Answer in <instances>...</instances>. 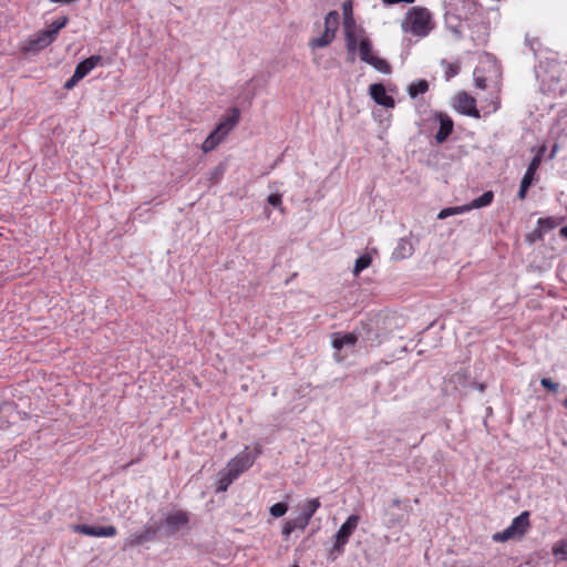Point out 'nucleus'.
I'll list each match as a JSON object with an SVG mask.
<instances>
[{
	"mask_svg": "<svg viewBox=\"0 0 567 567\" xmlns=\"http://www.w3.org/2000/svg\"><path fill=\"white\" fill-rule=\"evenodd\" d=\"M260 454L261 446L260 444H256L254 452H250L249 447L246 446L243 452L229 460L225 470L220 471L218 474L216 492H226L234 481L252 466Z\"/></svg>",
	"mask_w": 567,
	"mask_h": 567,
	"instance_id": "1",
	"label": "nucleus"
},
{
	"mask_svg": "<svg viewBox=\"0 0 567 567\" xmlns=\"http://www.w3.org/2000/svg\"><path fill=\"white\" fill-rule=\"evenodd\" d=\"M403 32L417 38H425L434 28L431 12L426 8H410L401 23Z\"/></svg>",
	"mask_w": 567,
	"mask_h": 567,
	"instance_id": "2",
	"label": "nucleus"
},
{
	"mask_svg": "<svg viewBox=\"0 0 567 567\" xmlns=\"http://www.w3.org/2000/svg\"><path fill=\"white\" fill-rule=\"evenodd\" d=\"M240 112L238 109H233L230 115L223 120L216 128L206 137L202 144V151L209 153L215 150L224 138L229 134L230 131L238 124Z\"/></svg>",
	"mask_w": 567,
	"mask_h": 567,
	"instance_id": "3",
	"label": "nucleus"
},
{
	"mask_svg": "<svg viewBox=\"0 0 567 567\" xmlns=\"http://www.w3.org/2000/svg\"><path fill=\"white\" fill-rule=\"evenodd\" d=\"M340 16L337 11H330L324 18V31L321 35L312 38L309 41L311 49H319L328 47L336 38V33L339 29Z\"/></svg>",
	"mask_w": 567,
	"mask_h": 567,
	"instance_id": "4",
	"label": "nucleus"
},
{
	"mask_svg": "<svg viewBox=\"0 0 567 567\" xmlns=\"http://www.w3.org/2000/svg\"><path fill=\"white\" fill-rule=\"evenodd\" d=\"M529 527V514L528 512H523L518 516H516L511 525L506 527L501 533H496L493 536L495 542H506L514 538L522 537Z\"/></svg>",
	"mask_w": 567,
	"mask_h": 567,
	"instance_id": "5",
	"label": "nucleus"
},
{
	"mask_svg": "<svg viewBox=\"0 0 567 567\" xmlns=\"http://www.w3.org/2000/svg\"><path fill=\"white\" fill-rule=\"evenodd\" d=\"M360 517L355 514L350 515L347 520L340 526L334 535V545L331 549V554L341 555L344 551V547L348 544L351 535L357 529Z\"/></svg>",
	"mask_w": 567,
	"mask_h": 567,
	"instance_id": "6",
	"label": "nucleus"
},
{
	"mask_svg": "<svg viewBox=\"0 0 567 567\" xmlns=\"http://www.w3.org/2000/svg\"><path fill=\"white\" fill-rule=\"evenodd\" d=\"M372 42L368 38L362 40V43L358 47L360 59L373 66L377 71L381 73H390L391 68L390 64L384 60L379 58L372 50Z\"/></svg>",
	"mask_w": 567,
	"mask_h": 567,
	"instance_id": "7",
	"label": "nucleus"
},
{
	"mask_svg": "<svg viewBox=\"0 0 567 567\" xmlns=\"http://www.w3.org/2000/svg\"><path fill=\"white\" fill-rule=\"evenodd\" d=\"M188 522L189 517L187 512L178 509L167 514L157 528H163L164 535L169 537L175 535L181 528L185 527Z\"/></svg>",
	"mask_w": 567,
	"mask_h": 567,
	"instance_id": "8",
	"label": "nucleus"
},
{
	"mask_svg": "<svg viewBox=\"0 0 567 567\" xmlns=\"http://www.w3.org/2000/svg\"><path fill=\"white\" fill-rule=\"evenodd\" d=\"M56 38L51 31L42 30L29 37L21 48L23 53H35L48 48Z\"/></svg>",
	"mask_w": 567,
	"mask_h": 567,
	"instance_id": "9",
	"label": "nucleus"
},
{
	"mask_svg": "<svg viewBox=\"0 0 567 567\" xmlns=\"http://www.w3.org/2000/svg\"><path fill=\"white\" fill-rule=\"evenodd\" d=\"M344 35L346 45L349 53H354L358 47L362 43V40L369 38L365 31L362 28L357 27L352 20L344 21Z\"/></svg>",
	"mask_w": 567,
	"mask_h": 567,
	"instance_id": "10",
	"label": "nucleus"
},
{
	"mask_svg": "<svg viewBox=\"0 0 567 567\" xmlns=\"http://www.w3.org/2000/svg\"><path fill=\"white\" fill-rule=\"evenodd\" d=\"M158 528L146 525L142 530L131 534L124 539L123 549L134 548L156 538Z\"/></svg>",
	"mask_w": 567,
	"mask_h": 567,
	"instance_id": "11",
	"label": "nucleus"
},
{
	"mask_svg": "<svg viewBox=\"0 0 567 567\" xmlns=\"http://www.w3.org/2000/svg\"><path fill=\"white\" fill-rule=\"evenodd\" d=\"M455 109L467 116L480 118V111L476 109V101L466 92H460L455 96Z\"/></svg>",
	"mask_w": 567,
	"mask_h": 567,
	"instance_id": "12",
	"label": "nucleus"
},
{
	"mask_svg": "<svg viewBox=\"0 0 567 567\" xmlns=\"http://www.w3.org/2000/svg\"><path fill=\"white\" fill-rule=\"evenodd\" d=\"M72 529L85 536L92 537H114L117 533L116 528L112 525L95 527L91 525H74Z\"/></svg>",
	"mask_w": 567,
	"mask_h": 567,
	"instance_id": "13",
	"label": "nucleus"
},
{
	"mask_svg": "<svg viewBox=\"0 0 567 567\" xmlns=\"http://www.w3.org/2000/svg\"><path fill=\"white\" fill-rule=\"evenodd\" d=\"M369 92L373 101L384 107L393 109L395 105L394 99L386 94L385 87L381 83L371 84Z\"/></svg>",
	"mask_w": 567,
	"mask_h": 567,
	"instance_id": "14",
	"label": "nucleus"
},
{
	"mask_svg": "<svg viewBox=\"0 0 567 567\" xmlns=\"http://www.w3.org/2000/svg\"><path fill=\"white\" fill-rule=\"evenodd\" d=\"M358 341V336L354 332H334L331 336L332 347L336 351H341L346 347H353Z\"/></svg>",
	"mask_w": 567,
	"mask_h": 567,
	"instance_id": "15",
	"label": "nucleus"
},
{
	"mask_svg": "<svg viewBox=\"0 0 567 567\" xmlns=\"http://www.w3.org/2000/svg\"><path fill=\"white\" fill-rule=\"evenodd\" d=\"M440 127L439 131L435 134V141L436 143L441 144L447 140V137L451 135L453 131L454 123L452 118L446 114H439L436 116Z\"/></svg>",
	"mask_w": 567,
	"mask_h": 567,
	"instance_id": "16",
	"label": "nucleus"
},
{
	"mask_svg": "<svg viewBox=\"0 0 567 567\" xmlns=\"http://www.w3.org/2000/svg\"><path fill=\"white\" fill-rule=\"evenodd\" d=\"M414 252V245L410 238L399 239L393 252L392 258L395 260H403L410 258Z\"/></svg>",
	"mask_w": 567,
	"mask_h": 567,
	"instance_id": "17",
	"label": "nucleus"
},
{
	"mask_svg": "<svg viewBox=\"0 0 567 567\" xmlns=\"http://www.w3.org/2000/svg\"><path fill=\"white\" fill-rule=\"evenodd\" d=\"M100 55H91L90 58L81 61L74 70L75 76L82 80L100 63Z\"/></svg>",
	"mask_w": 567,
	"mask_h": 567,
	"instance_id": "18",
	"label": "nucleus"
},
{
	"mask_svg": "<svg viewBox=\"0 0 567 567\" xmlns=\"http://www.w3.org/2000/svg\"><path fill=\"white\" fill-rule=\"evenodd\" d=\"M544 151H545V148L542 147L538 151V153L532 158V161L522 178V182H525V183L527 182L528 184H533V182L535 179L536 172L540 166Z\"/></svg>",
	"mask_w": 567,
	"mask_h": 567,
	"instance_id": "19",
	"label": "nucleus"
},
{
	"mask_svg": "<svg viewBox=\"0 0 567 567\" xmlns=\"http://www.w3.org/2000/svg\"><path fill=\"white\" fill-rule=\"evenodd\" d=\"M321 506L319 498H311L306 502V504L302 507L301 516L307 518L309 522L311 517L315 515V513L319 509Z\"/></svg>",
	"mask_w": 567,
	"mask_h": 567,
	"instance_id": "20",
	"label": "nucleus"
},
{
	"mask_svg": "<svg viewBox=\"0 0 567 567\" xmlns=\"http://www.w3.org/2000/svg\"><path fill=\"white\" fill-rule=\"evenodd\" d=\"M494 199V193L492 190H487L483 193L480 197L473 199L470 205L472 209L486 207L492 204Z\"/></svg>",
	"mask_w": 567,
	"mask_h": 567,
	"instance_id": "21",
	"label": "nucleus"
},
{
	"mask_svg": "<svg viewBox=\"0 0 567 567\" xmlns=\"http://www.w3.org/2000/svg\"><path fill=\"white\" fill-rule=\"evenodd\" d=\"M372 264V256L370 252H365L357 258L353 267V275L358 276L361 271L370 267Z\"/></svg>",
	"mask_w": 567,
	"mask_h": 567,
	"instance_id": "22",
	"label": "nucleus"
},
{
	"mask_svg": "<svg viewBox=\"0 0 567 567\" xmlns=\"http://www.w3.org/2000/svg\"><path fill=\"white\" fill-rule=\"evenodd\" d=\"M429 90V83L425 80H419L409 85L408 92L411 97L424 94Z\"/></svg>",
	"mask_w": 567,
	"mask_h": 567,
	"instance_id": "23",
	"label": "nucleus"
},
{
	"mask_svg": "<svg viewBox=\"0 0 567 567\" xmlns=\"http://www.w3.org/2000/svg\"><path fill=\"white\" fill-rule=\"evenodd\" d=\"M553 555L557 560H567V539H560L553 545Z\"/></svg>",
	"mask_w": 567,
	"mask_h": 567,
	"instance_id": "24",
	"label": "nucleus"
},
{
	"mask_svg": "<svg viewBox=\"0 0 567 567\" xmlns=\"http://www.w3.org/2000/svg\"><path fill=\"white\" fill-rule=\"evenodd\" d=\"M69 23V18L68 17H60L58 18L56 20H54L50 25H49V30L51 31V33L56 38L60 30L65 28L66 24Z\"/></svg>",
	"mask_w": 567,
	"mask_h": 567,
	"instance_id": "25",
	"label": "nucleus"
},
{
	"mask_svg": "<svg viewBox=\"0 0 567 567\" xmlns=\"http://www.w3.org/2000/svg\"><path fill=\"white\" fill-rule=\"evenodd\" d=\"M288 512V505L286 503H276L269 508L271 516L279 518Z\"/></svg>",
	"mask_w": 567,
	"mask_h": 567,
	"instance_id": "26",
	"label": "nucleus"
},
{
	"mask_svg": "<svg viewBox=\"0 0 567 567\" xmlns=\"http://www.w3.org/2000/svg\"><path fill=\"white\" fill-rule=\"evenodd\" d=\"M267 202L269 205H271L275 208H278L281 213L285 212V208L282 206V199L280 194H270L267 198Z\"/></svg>",
	"mask_w": 567,
	"mask_h": 567,
	"instance_id": "27",
	"label": "nucleus"
},
{
	"mask_svg": "<svg viewBox=\"0 0 567 567\" xmlns=\"http://www.w3.org/2000/svg\"><path fill=\"white\" fill-rule=\"evenodd\" d=\"M296 529L305 530L306 527L309 525V520L305 518L303 516L299 515L297 518L291 519Z\"/></svg>",
	"mask_w": 567,
	"mask_h": 567,
	"instance_id": "28",
	"label": "nucleus"
},
{
	"mask_svg": "<svg viewBox=\"0 0 567 567\" xmlns=\"http://www.w3.org/2000/svg\"><path fill=\"white\" fill-rule=\"evenodd\" d=\"M540 384L551 392H556L558 390V384L548 378H543L540 380Z\"/></svg>",
	"mask_w": 567,
	"mask_h": 567,
	"instance_id": "29",
	"label": "nucleus"
},
{
	"mask_svg": "<svg viewBox=\"0 0 567 567\" xmlns=\"http://www.w3.org/2000/svg\"><path fill=\"white\" fill-rule=\"evenodd\" d=\"M296 529L292 520H287L282 527V535L286 539L289 538V536L291 535V533Z\"/></svg>",
	"mask_w": 567,
	"mask_h": 567,
	"instance_id": "30",
	"label": "nucleus"
},
{
	"mask_svg": "<svg viewBox=\"0 0 567 567\" xmlns=\"http://www.w3.org/2000/svg\"><path fill=\"white\" fill-rule=\"evenodd\" d=\"M532 184H528L527 182H522L520 181V185H519V190L517 193V197L520 199V200H524L526 198V194H527V190L528 188L530 187Z\"/></svg>",
	"mask_w": 567,
	"mask_h": 567,
	"instance_id": "31",
	"label": "nucleus"
},
{
	"mask_svg": "<svg viewBox=\"0 0 567 567\" xmlns=\"http://www.w3.org/2000/svg\"><path fill=\"white\" fill-rule=\"evenodd\" d=\"M474 83L478 89L484 90L486 87V80L483 76L477 75V72H474Z\"/></svg>",
	"mask_w": 567,
	"mask_h": 567,
	"instance_id": "32",
	"label": "nucleus"
},
{
	"mask_svg": "<svg viewBox=\"0 0 567 567\" xmlns=\"http://www.w3.org/2000/svg\"><path fill=\"white\" fill-rule=\"evenodd\" d=\"M472 210L470 204L452 207L453 215L464 214Z\"/></svg>",
	"mask_w": 567,
	"mask_h": 567,
	"instance_id": "33",
	"label": "nucleus"
},
{
	"mask_svg": "<svg viewBox=\"0 0 567 567\" xmlns=\"http://www.w3.org/2000/svg\"><path fill=\"white\" fill-rule=\"evenodd\" d=\"M79 81H81V79L76 78L75 74L73 73V75L64 83V89L65 90L73 89L78 84Z\"/></svg>",
	"mask_w": 567,
	"mask_h": 567,
	"instance_id": "34",
	"label": "nucleus"
},
{
	"mask_svg": "<svg viewBox=\"0 0 567 567\" xmlns=\"http://www.w3.org/2000/svg\"><path fill=\"white\" fill-rule=\"evenodd\" d=\"M526 43L528 44V47L530 48V50L534 52V54H536L537 52V48L539 45V42L537 39H529V38H526Z\"/></svg>",
	"mask_w": 567,
	"mask_h": 567,
	"instance_id": "35",
	"label": "nucleus"
},
{
	"mask_svg": "<svg viewBox=\"0 0 567 567\" xmlns=\"http://www.w3.org/2000/svg\"><path fill=\"white\" fill-rule=\"evenodd\" d=\"M450 216H453L452 207H447V208L442 209L439 213L437 218L439 219H445V218H447Z\"/></svg>",
	"mask_w": 567,
	"mask_h": 567,
	"instance_id": "36",
	"label": "nucleus"
},
{
	"mask_svg": "<svg viewBox=\"0 0 567 567\" xmlns=\"http://www.w3.org/2000/svg\"><path fill=\"white\" fill-rule=\"evenodd\" d=\"M385 6H392V4H396V3H400V2H404V3H412L414 2L415 0H381Z\"/></svg>",
	"mask_w": 567,
	"mask_h": 567,
	"instance_id": "37",
	"label": "nucleus"
},
{
	"mask_svg": "<svg viewBox=\"0 0 567 567\" xmlns=\"http://www.w3.org/2000/svg\"><path fill=\"white\" fill-rule=\"evenodd\" d=\"M50 1L55 2V3L69 4V3L75 2L76 0H50Z\"/></svg>",
	"mask_w": 567,
	"mask_h": 567,
	"instance_id": "38",
	"label": "nucleus"
},
{
	"mask_svg": "<svg viewBox=\"0 0 567 567\" xmlns=\"http://www.w3.org/2000/svg\"><path fill=\"white\" fill-rule=\"evenodd\" d=\"M398 523H399V520H398V519H391V520H389V522L386 523V527H388V528H390V527L394 526V525H395V524H398Z\"/></svg>",
	"mask_w": 567,
	"mask_h": 567,
	"instance_id": "39",
	"label": "nucleus"
},
{
	"mask_svg": "<svg viewBox=\"0 0 567 567\" xmlns=\"http://www.w3.org/2000/svg\"><path fill=\"white\" fill-rule=\"evenodd\" d=\"M455 74H456V70H454L452 68L450 69L449 72H446L447 78L454 76Z\"/></svg>",
	"mask_w": 567,
	"mask_h": 567,
	"instance_id": "40",
	"label": "nucleus"
},
{
	"mask_svg": "<svg viewBox=\"0 0 567 567\" xmlns=\"http://www.w3.org/2000/svg\"><path fill=\"white\" fill-rule=\"evenodd\" d=\"M560 234L567 238V226L560 229Z\"/></svg>",
	"mask_w": 567,
	"mask_h": 567,
	"instance_id": "41",
	"label": "nucleus"
},
{
	"mask_svg": "<svg viewBox=\"0 0 567 567\" xmlns=\"http://www.w3.org/2000/svg\"><path fill=\"white\" fill-rule=\"evenodd\" d=\"M400 503H401V502H400L399 499H394V501L392 502L393 506H399V505H400Z\"/></svg>",
	"mask_w": 567,
	"mask_h": 567,
	"instance_id": "42",
	"label": "nucleus"
},
{
	"mask_svg": "<svg viewBox=\"0 0 567 567\" xmlns=\"http://www.w3.org/2000/svg\"><path fill=\"white\" fill-rule=\"evenodd\" d=\"M498 107H499V102H496V103L494 104V109H493V110H494V111H496Z\"/></svg>",
	"mask_w": 567,
	"mask_h": 567,
	"instance_id": "43",
	"label": "nucleus"
},
{
	"mask_svg": "<svg viewBox=\"0 0 567 567\" xmlns=\"http://www.w3.org/2000/svg\"><path fill=\"white\" fill-rule=\"evenodd\" d=\"M555 153H556V146L554 147L550 156L553 157L555 155Z\"/></svg>",
	"mask_w": 567,
	"mask_h": 567,
	"instance_id": "44",
	"label": "nucleus"
},
{
	"mask_svg": "<svg viewBox=\"0 0 567 567\" xmlns=\"http://www.w3.org/2000/svg\"><path fill=\"white\" fill-rule=\"evenodd\" d=\"M564 406L567 408V398L564 401Z\"/></svg>",
	"mask_w": 567,
	"mask_h": 567,
	"instance_id": "45",
	"label": "nucleus"
},
{
	"mask_svg": "<svg viewBox=\"0 0 567 567\" xmlns=\"http://www.w3.org/2000/svg\"><path fill=\"white\" fill-rule=\"evenodd\" d=\"M292 567H299V566L295 565V566H292Z\"/></svg>",
	"mask_w": 567,
	"mask_h": 567,
	"instance_id": "46",
	"label": "nucleus"
}]
</instances>
